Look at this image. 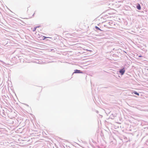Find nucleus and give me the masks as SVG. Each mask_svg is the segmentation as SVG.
I'll use <instances>...</instances> for the list:
<instances>
[{"instance_id": "nucleus-1", "label": "nucleus", "mask_w": 148, "mask_h": 148, "mask_svg": "<svg viewBox=\"0 0 148 148\" xmlns=\"http://www.w3.org/2000/svg\"><path fill=\"white\" fill-rule=\"evenodd\" d=\"M125 69L123 68L119 71V73L121 75H123L125 73Z\"/></svg>"}, {"instance_id": "nucleus-2", "label": "nucleus", "mask_w": 148, "mask_h": 148, "mask_svg": "<svg viewBox=\"0 0 148 148\" xmlns=\"http://www.w3.org/2000/svg\"><path fill=\"white\" fill-rule=\"evenodd\" d=\"M82 72H80V71L79 70H75V71L73 73H82Z\"/></svg>"}, {"instance_id": "nucleus-3", "label": "nucleus", "mask_w": 148, "mask_h": 148, "mask_svg": "<svg viewBox=\"0 0 148 148\" xmlns=\"http://www.w3.org/2000/svg\"><path fill=\"white\" fill-rule=\"evenodd\" d=\"M136 8H137V9L139 10H140L141 9L140 6L139 4H138L137 5V6Z\"/></svg>"}, {"instance_id": "nucleus-4", "label": "nucleus", "mask_w": 148, "mask_h": 148, "mask_svg": "<svg viewBox=\"0 0 148 148\" xmlns=\"http://www.w3.org/2000/svg\"><path fill=\"white\" fill-rule=\"evenodd\" d=\"M133 93H134V94H136V95H138V96H139V94L137 92H136V91H134V92Z\"/></svg>"}, {"instance_id": "nucleus-5", "label": "nucleus", "mask_w": 148, "mask_h": 148, "mask_svg": "<svg viewBox=\"0 0 148 148\" xmlns=\"http://www.w3.org/2000/svg\"><path fill=\"white\" fill-rule=\"evenodd\" d=\"M37 28V27H34V28L33 29L32 31L33 32H34L36 30V29Z\"/></svg>"}, {"instance_id": "nucleus-6", "label": "nucleus", "mask_w": 148, "mask_h": 148, "mask_svg": "<svg viewBox=\"0 0 148 148\" xmlns=\"http://www.w3.org/2000/svg\"><path fill=\"white\" fill-rule=\"evenodd\" d=\"M95 28L96 29H97L98 30H99L100 31H102L101 29L99 27H98L97 26H95Z\"/></svg>"}, {"instance_id": "nucleus-7", "label": "nucleus", "mask_w": 148, "mask_h": 148, "mask_svg": "<svg viewBox=\"0 0 148 148\" xmlns=\"http://www.w3.org/2000/svg\"><path fill=\"white\" fill-rule=\"evenodd\" d=\"M46 62H41V63H40V64H46Z\"/></svg>"}, {"instance_id": "nucleus-8", "label": "nucleus", "mask_w": 148, "mask_h": 148, "mask_svg": "<svg viewBox=\"0 0 148 148\" xmlns=\"http://www.w3.org/2000/svg\"><path fill=\"white\" fill-rule=\"evenodd\" d=\"M138 57L140 58V57H142V56H141L140 55V56H139Z\"/></svg>"}, {"instance_id": "nucleus-9", "label": "nucleus", "mask_w": 148, "mask_h": 148, "mask_svg": "<svg viewBox=\"0 0 148 148\" xmlns=\"http://www.w3.org/2000/svg\"><path fill=\"white\" fill-rule=\"evenodd\" d=\"M35 12L33 14V15H32V16H34L35 14V12Z\"/></svg>"}, {"instance_id": "nucleus-10", "label": "nucleus", "mask_w": 148, "mask_h": 148, "mask_svg": "<svg viewBox=\"0 0 148 148\" xmlns=\"http://www.w3.org/2000/svg\"><path fill=\"white\" fill-rule=\"evenodd\" d=\"M45 38H46V37L45 36L44 37V39H45Z\"/></svg>"}, {"instance_id": "nucleus-11", "label": "nucleus", "mask_w": 148, "mask_h": 148, "mask_svg": "<svg viewBox=\"0 0 148 148\" xmlns=\"http://www.w3.org/2000/svg\"><path fill=\"white\" fill-rule=\"evenodd\" d=\"M37 28L39 27L38 26H37Z\"/></svg>"}]
</instances>
